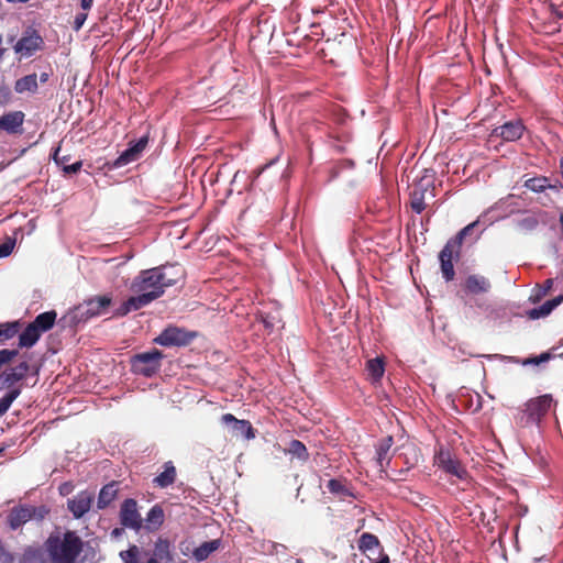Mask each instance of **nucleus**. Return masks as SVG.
Masks as SVG:
<instances>
[{"mask_svg":"<svg viewBox=\"0 0 563 563\" xmlns=\"http://www.w3.org/2000/svg\"><path fill=\"white\" fill-rule=\"evenodd\" d=\"M5 1L11 2V3H16V2L25 3V2H29L30 0H5Z\"/></svg>","mask_w":563,"mask_h":563,"instance_id":"3c124183","label":"nucleus"},{"mask_svg":"<svg viewBox=\"0 0 563 563\" xmlns=\"http://www.w3.org/2000/svg\"><path fill=\"white\" fill-rule=\"evenodd\" d=\"M112 299L110 296H96L86 300L84 303L75 307L64 320H67L70 325H78L85 323L91 318L103 314L110 307Z\"/></svg>","mask_w":563,"mask_h":563,"instance_id":"20e7f679","label":"nucleus"},{"mask_svg":"<svg viewBox=\"0 0 563 563\" xmlns=\"http://www.w3.org/2000/svg\"><path fill=\"white\" fill-rule=\"evenodd\" d=\"M434 463L441 471L459 479H465L467 477V471L462 465L461 460H434Z\"/></svg>","mask_w":563,"mask_h":563,"instance_id":"6ab92c4d","label":"nucleus"},{"mask_svg":"<svg viewBox=\"0 0 563 563\" xmlns=\"http://www.w3.org/2000/svg\"><path fill=\"white\" fill-rule=\"evenodd\" d=\"M158 562L165 561L170 562L173 561V553L170 550V542L167 539L159 538L154 545V558Z\"/></svg>","mask_w":563,"mask_h":563,"instance_id":"bb28decb","label":"nucleus"},{"mask_svg":"<svg viewBox=\"0 0 563 563\" xmlns=\"http://www.w3.org/2000/svg\"><path fill=\"white\" fill-rule=\"evenodd\" d=\"M264 322L266 327H272L271 322H267L266 320H264Z\"/></svg>","mask_w":563,"mask_h":563,"instance_id":"6e6d98bb","label":"nucleus"},{"mask_svg":"<svg viewBox=\"0 0 563 563\" xmlns=\"http://www.w3.org/2000/svg\"><path fill=\"white\" fill-rule=\"evenodd\" d=\"M41 335L42 332L31 322L19 335V347H32L40 340Z\"/></svg>","mask_w":563,"mask_h":563,"instance_id":"b1692460","label":"nucleus"},{"mask_svg":"<svg viewBox=\"0 0 563 563\" xmlns=\"http://www.w3.org/2000/svg\"><path fill=\"white\" fill-rule=\"evenodd\" d=\"M393 443H394V440L391 437L384 438L380 441L379 445L377 446L378 457H383L384 455H386L390 451Z\"/></svg>","mask_w":563,"mask_h":563,"instance_id":"a19ab883","label":"nucleus"},{"mask_svg":"<svg viewBox=\"0 0 563 563\" xmlns=\"http://www.w3.org/2000/svg\"><path fill=\"white\" fill-rule=\"evenodd\" d=\"M165 519V514L161 505H154L150 511L146 515L145 518V528L148 531H156L158 530Z\"/></svg>","mask_w":563,"mask_h":563,"instance_id":"4be33fe9","label":"nucleus"},{"mask_svg":"<svg viewBox=\"0 0 563 563\" xmlns=\"http://www.w3.org/2000/svg\"><path fill=\"white\" fill-rule=\"evenodd\" d=\"M533 192H543L550 186V179L545 176H536L527 179L523 185Z\"/></svg>","mask_w":563,"mask_h":563,"instance_id":"7c9ffc66","label":"nucleus"},{"mask_svg":"<svg viewBox=\"0 0 563 563\" xmlns=\"http://www.w3.org/2000/svg\"><path fill=\"white\" fill-rule=\"evenodd\" d=\"M163 358V352L157 349L137 353L130 360L131 371L136 375L152 377L159 371Z\"/></svg>","mask_w":563,"mask_h":563,"instance_id":"39448f33","label":"nucleus"},{"mask_svg":"<svg viewBox=\"0 0 563 563\" xmlns=\"http://www.w3.org/2000/svg\"><path fill=\"white\" fill-rule=\"evenodd\" d=\"M59 152H60V148L57 147L53 155L54 161L56 162L57 165H62V166L67 165L66 162H68V157L59 156Z\"/></svg>","mask_w":563,"mask_h":563,"instance_id":"c03bdc74","label":"nucleus"},{"mask_svg":"<svg viewBox=\"0 0 563 563\" xmlns=\"http://www.w3.org/2000/svg\"><path fill=\"white\" fill-rule=\"evenodd\" d=\"M556 405L558 402L553 399L551 394L530 398L525 402L523 408L520 409L518 423L521 427H539L542 420L550 412L551 408Z\"/></svg>","mask_w":563,"mask_h":563,"instance_id":"7ed1b4c3","label":"nucleus"},{"mask_svg":"<svg viewBox=\"0 0 563 563\" xmlns=\"http://www.w3.org/2000/svg\"><path fill=\"white\" fill-rule=\"evenodd\" d=\"M15 246V239L7 238V240L0 244V258L9 256Z\"/></svg>","mask_w":563,"mask_h":563,"instance_id":"ea45409f","label":"nucleus"},{"mask_svg":"<svg viewBox=\"0 0 563 563\" xmlns=\"http://www.w3.org/2000/svg\"><path fill=\"white\" fill-rule=\"evenodd\" d=\"M5 553L4 551V547L2 544V542L0 541V558Z\"/></svg>","mask_w":563,"mask_h":563,"instance_id":"864d4df0","label":"nucleus"},{"mask_svg":"<svg viewBox=\"0 0 563 563\" xmlns=\"http://www.w3.org/2000/svg\"><path fill=\"white\" fill-rule=\"evenodd\" d=\"M82 540L75 531L52 533L45 541V550L52 563H76L82 551Z\"/></svg>","mask_w":563,"mask_h":563,"instance_id":"f03ea898","label":"nucleus"},{"mask_svg":"<svg viewBox=\"0 0 563 563\" xmlns=\"http://www.w3.org/2000/svg\"><path fill=\"white\" fill-rule=\"evenodd\" d=\"M147 143V135L142 136L135 143H130L129 147L114 161L113 166L119 168L139 159L142 152L146 148Z\"/></svg>","mask_w":563,"mask_h":563,"instance_id":"f8f14e48","label":"nucleus"},{"mask_svg":"<svg viewBox=\"0 0 563 563\" xmlns=\"http://www.w3.org/2000/svg\"><path fill=\"white\" fill-rule=\"evenodd\" d=\"M296 563H305L301 559H297Z\"/></svg>","mask_w":563,"mask_h":563,"instance_id":"4d7b16f0","label":"nucleus"},{"mask_svg":"<svg viewBox=\"0 0 563 563\" xmlns=\"http://www.w3.org/2000/svg\"><path fill=\"white\" fill-rule=\"evenodd\" d=\"M433 186H423L422 184L417 185L410 192V207L416 213H421L426 209V196L429 192L431 197H434Z\"/></svg>","mask_w":563,"mask_h":563,"instance_id":"dca6fc26","label":"nucleus"},{"mask_svg":"<svg viewBox=\"0 0 563 563\" xmlns=\"http://www.w3.org/2000/svg\"><path fill=\"white\" fill-rule=\"evenodd\" d=\"M20 563H48V561L43 550L29 548L24 551Z\"/></svg>","mask_w":563,"mask_h":563,"instance_id":"2f4dec72","label":"nucleus"},{"mask_svg":"<svg viewBox=\"0 0 563 563\" xmlns=\"http://www.w3.org/2000/svg\"><path fill=\"white\" fill-rule=\"evenodd\" d=\"M19 321L0 323V342L7 341L15 336L20 331Z\"/></svg>","mask_w":563,"mask_h":563,"instance_id":"473e14b6","label":"nucleus"},{"mask_svg":"<svg viewBox=\"0 0 563 563\" xmlns=\"http://www.w3.org/2000/svg\"><path fill=\"white\" fill-rule=\"evenodd\" d=\"M549 189H556L558 188V185L556 184H550V186L548 187Z\"/></svg>","mask_w":563,"mask_h":563,"instance_id":"5fc2aeb1","label":"nucleus"},{"mask_svg":"<svg viewBox=\"0 0 563 563\" xmlns=\"http://www.w3.org/2000/svg\"><path fill=\"white\" fill-rule=\"evenodd\" d=\"M327 488L331 494L336 495L342 500H345L347 497L356 498V495L345 479L332 478L328 482Z\"/></svg>","mask_w":563,"mask_h":563,"instance_id":"aec40b11","label":"nucleus"},{"mask_svg":"<svg viewBox=\"0 0 563 563\" xmlns=\"http://www.w3.org/2000/svg\"><path fill=\"white\" fill-rule=\"evenodd\" d=\"M378 462V465L380 468H384L385 466L386 467H389L390 463L393 462V460L390 459H387V460H377Z\"/></svg>","mask_w":563,"mask_h":563,"instance_id":"de8ad7c7","label":"nucleus"},{"mask_svg":"<svg viewBox=\"0 0 563 563\" xmlns=\"http://www.w3.org/2000/svg\"><path fill=\"white\" fill-rule=\"evenodd\" d=\"M49 74L48 73H42L40 75L41 82H46L48 80Z\"/></svg>","mask_w":563,"mask_h":563,"instance_id":"09e8293b","label":"nucleus"},{"mask_svg":"<svg viewBox=\"0 0 563 563\" xmlns=\"http://www.w3.org/2000/svg\"><path fill=\"white\" fill-rule=\"evenodd\" d=\"M3 451V448H0V453Z\"/></svg>","mask_w":563,"mask_h":563,"instance_id":"13d9d810","label":"nucleus"},{"mask_svg":"<svg viewBox=\"0 0 563 563\" xmlns=\"http://www.w3.org/2000/svg\"><path fill=\"white\" fill-rule=\"evenodd\" d=\"M176 475V467L172 461H168L164 464V471L153 479V483L159 488H166L175 483Z\"/></svg>","mask_w":563,"mask_h":563,"instance_id":"412c9836","label":"nucleus"},{"mask_svg":"<svg viewBox=\"0 0 563 563\" xmlns=\"http://www.w3.org/2000/svg\"><path fill=\"white\" fill-rule=\"evenodd\" d=\"M525 126L521 121H509L496 128L494 132L507 142H514L520 139L523 134Z\"/></svg>","mask_w":563,"mask_h":563,"instance_id":"a211bd4d","label":"nucleus"},{"mask_svg":"<svg viewBox=\"0 0 563 563\" xmlns=\"http://www.w3.org/2000/svg\"><path fill=\"white\" fill-rule=\"evenodd\" d=\"M554 357L551 352L541 353L538 356L528 357L521 362L522 365H540L541 363L548 362Z\"/></svg>","mask_w":563,"mask_h":563,"instance_id":"e433bc0d","label":"nucleus"},{"mask_svg":"<svg viewBox=\"0 0 563 563\" xmlns=\"http://www.w3.org/2000/svg\"><path fill=\"white\" fill-rule=\"evenodd\" d=\"M552 287H553V279H551V278L545 279L543 282L542 286H540L538 294L536 296H531L530 300L532 302L539 301L542 297H544L549 294V291L552 289Z\"/></svg>","mask_w":563,"mask_h":563,"instance_id":"4c0bfd02","label":"nucleus"},{"mask_svg":"<svg viewBox=\"0 0 563 563\" xmlns=\"http://www.w3.org/2000/svg\"><path fill=\"white\" fill-rule=\"evenodd\" d=\"M86 19H87V14L86 13H78L75 16V21H74L75 30H79L82 26V24L85 23Z\"/></svg>","mask_w":563,"mask_h":563,"instance_id":"a18cd8bd","label":"nucleus"},{"mask_svg":"<svg viewBox=\"0 0 563 563\" xmlns=\"http://www.w3.org/2000/svg\"><path fill=\"white\" fill-rule=\"evenodd\" d=\"M461 250H457L453 244L446 242L444 247L439 254L441 273L446 282H451L455 277V271L453 265V258L460 257Z\"/></svg>","mask_w":563,"mask_h":563,"instance_id":"9d476101","label":"nucleus"},{"mask_svg":"<svg viewBox=\"0 0 563 563\" xmlns=\"http://www.w3.org/2000/svg\"><path fill=\"white\" fill-rule=\"evenodd\" d=\"M284 452L295 457H302L306 454L307 449L302 442L298 440H291L284 449Z\"/></svg>","mask_w":563,"mask_h":563,"instance_id":"c9c22d12","label":"nucleus"},{"mask_svg":"<svg viewBox=\"0 0 563 563\" xmlns=\"http://www.w3.org/2000/svg\"><path fill=\"white\" fill-rule=\"evenodd\" d=\"M379 548H380L379 539L371 532H364L358 539L360 551L362 553L366 554L369 560L373 559L369 553H374V551Z\"/></svg>","mask_w":563,"mask_h":563,"instance_id":"5701e85b","label":"nucleus"},{"mask_svg":"<svg viewBox=\"0 0 563 563\" xmlns=\"http://www.w3.org/2000/svg\"><path fill=\"white\" fill-rule=\"evenodd\" d=\"M218 548H219V540L203 542L201 545H199L198 548H196L194 550L192 554H194V558L200 562V561L208 559V556L212 552L218 550Z\"/></svg>","mask_w":563,"mask_h":563,"instance_id":"c85d7f7f","label":"nucleus"},{"mask_svg":"<svg viewBox=\"0 0 563 563\" xmlns=\"http://www.w3.org/2000/svg\"><path fill=\"white\" fill-rule=\"evenodd\" d=\"M44 41L36 31L25 32L14 45V51L24 57L32 56L36 51L42 49Z\"/></svg>","mask_w":563,"mask_h":563,"instance_id":"9b49d317","label":"nucleus"},{"mask_svg":"<svg viewBox=\"0 0 563 563\" xmlns=\"http://www.w3.org/2000/svg\"><path fill=\"white\" fill-rule=\"evenodd\" d=\"M527 317L530 319V320H537V319H540V318H544L547 317L541 308L538 307V308H533V309H530L527 311Z\"/></svg>","mask_w":563,"mask_h":563,"instance_id":"37998d69","label":"nucleus"},{"mask_svg":"<svg viewBox=\"0 0 563 563\" xmlns=\"http://www.w3.org/2000/svg\"><path fill=\"white\" fill-rule=\"evenodd\" d=\"M366 369L374 382H378L385 372L384 361L379 357L371 358L366 362Z\"/></svg>","mask_w":563,"mask_h":563,"instance_id":"c756f323","label":"nucleus"},{"mask_svg":"<svg viewBox=\"0 0 563 563\" xmlns=\"http://www.w3.org/2000/svg\"><path fill=\"white\" fill-rule=\"evenodd\" d=\"M57 313L55 310H49L42 312L35 317L32 321L33 325H35L40 332H46L51 330L56 321Z\"/></svg>","mask_w":563,"mask_h":563,"instance_id":"a878e982","label":"nucleus"},{"mask_svg":"<svg viewBox=\"0 0 563 563\" xmlns=\"http://www.w3.org/2000/svg\"><path fill=\"white\" fill-rule=\"evenodd\" d=\"M492 289L490 280L479 274L468 275L463 283V290L472 296L484 295Z\"/></svg>","mask_w":563,"mask_h":563,"instance_id":"ddd939ff","label":"nucleus"},{"mask_svg":"<svg viewBox=\"0 0 563 563\" xmlns=\"http://www.w3.org/2000/svg\"><path fill=\"white\" fill-rule=\"evenodd\" d=\"M20 387L12 388L0 399V417L3 416L9 410L12 402L20 396Z\"/></svg>","mask_w":563,"mask_h":563,"instance_id":"72a5a7b5","label":"nucleus"},{"mask_svg":"<svg viewBox=\"0 0 563 563\" xmlns=\"http://www.w3.org/2000/svg\"><path fill=\"white\" fill-rule=\"evenodd\" d=\"M385 473H386V476H388V477H390V478H393V479H399V478L397 477V474H395V473H396V471H394V470H393V472H391V473H389L387 470H385Z\"/></svg>","mask_w":563,"mask_h":563,"instance_id":"8fccbe9b","label":"nucleus"},{"mask_svg":"<svg viewBox=\"0 0 563 563\" xmlns=\"http://www.w3.org/2000/svg\"><path fill=\"white\" fill-rule=\"evenodd\" d=\"M120 522L123 527L139 531L142 528V518L137 510V503L133 498L125 499L120 509Z\"/></svg>","mask_w":563,"mask_h":563,"instance_id":"1a4fd4ad","label":"nucleus"},{"mask_svg":"<svg viewBox=\"0 0 563 563\" xmlns=\"http://www.w3.org/2000/svg\"><path fill=\"white\" fill-rule=\"evenodd\" d=\"M221 423L227 428L231 437L251 440L255 438V429L249 420H240L232 413L221 416Z\"/></svg>","mask_w":563,"mask_h":563,"instance_id":"6e6552de","label":"nucleus"},{"mask_svg":"<svg viewBox=\"0 0 563 563\" xmlns=\"http://www.w3.org/2000/svg\"><path fill=\"white\" fill-rule=\"evenodd\" d=\"M81 166H82V162L81 161H77L70 165H64L63 166V170L64 173L66 174H76L78 173L80 169H81Z\"/></svg>","mask_w":563,"mask_h":563,"instance_id":"79ce46f5","label":"nucleus"},{"mask_svg":"<svg viewBox=\"0 0 563 563\" xmlns=\"http://www.w3.org/2000/svg\"><path fill=\"white\" fill-rule=\"evenodd\" d=\"M477 225V222H473L464 227L459 233L450 239L448 242L453 244L457 250H461L464 239L473 232L475 227Z\"/></svg>","mask_w":563,"mask_h":563,"instance_id":"f704fd0d","label":"nucleus"},{"mask_svg":"<svg viewBox=\"0 0 563 563\" xmlns=\"http://www.w3.org/2000/svg\"><path fill=\"white\" fill-rule=\"evenodd\" d=\"M93 497V494L87 490L78 493L73 499H68L69 511L75 518H81L90 510Z\"/></svg>","mask_w":563,"mask_h":563,"instance_id":"4468645a","label":"nucleus"},{"mask_svg":"<svg viewBox=\"0 0 563 563\" xmlns=\"http://www.w3.org/2000/svg\"><path fill=\"white\" fill-rule=\"evenodd\" d=\"M14 89L18 93L35 92L37 90L36 74L26 75L15 81Z\"/></svg>","mask_w":563,"mask_h":563,"instance_id":"cd10ccee","label":"nucleus"},{"mask_svg":"<svg viewBox=\"0 0 563 563\" xmlns=\"http://www.w3.org/2000/svg\"><path fill=\"white\" fill-rule=\"evenodd\" d=\"M30 365L27 362H21L15 367H11L0 374V388H10L15 383L25 378Z\"/></svg>","mask_w":563,"mask_h":563,"instance_id":"2eb2a0df","label":"nucleus"},{"mask_svg":"<svg viewBox=\"0 0 563 563\" xmlns=\"http://www.w3.org/2000/svg\"><path fill=\"white\" fill-rule=\"evenodd\" d=\"M93 0H81L80 5L84 10H89L92 7Z\"/></svg>","mask_w":563,"mask_h":563,"instance_id":"49530a36","label":"nucleus"},{"mask_svg":"<svg viewBox=\"0 0 563 563\" xmlns=\"http://www.w3.org/2000/svg\"><path fill=\"white\" fill-rule=\"evenodd\" d=\"M117 494H118V488H117L115 482L104 485L99 492L98 501H97L98 508L99 509L107 508L112 503V500H114V498L117 497Z\"/></svg>","mask_w":563,"mask_h":563,"instance_id":"393cba45","label":"nucleus"},{"mask_svg":"<svg viewBox=\"0 0 563 563\" xmlns=\"http://www.w3.org/2000/svg\"><path fill=\"white\" fill-rule=\"evenodd\" d=\"M48 515V509L45 506H18L13 507L8 515V523L12 530H16L31 519L35 518L42 520Z\"/></svg>","mask_w":563,"mask_h":563,"instance_id":"423d86ee","label":"nucleus"},{"mask_svg":"<svg viewBox=\"0 0 563 563\" xmlns=\"http://www.w3.org/2000/svg\"><path fill=\"white\" fill-rule=\"evenodd\" d=\"M23 122L24 113L22 111L8 112L0 117V130L10 134L20 133Z\"/></svg>","mask_w":563,"mask_h":563,"instance_id":"f3484780","label":"nucleus"},{"mask_svg":"<svg viewBox=\"0 0 563 563\" xmlns=\"http://www.w3.org/2000/svg\"><path fill=\"white\" fill-rule=\"evenodd\" d=\"M563 302V295H559L550 300H547L543 305H541V308L545 316H549L554 308H556L559 305Z\"/></svg>","mask_w":563,"mask_h":563,"instance_id":"58836bf2","label":"nucleus"},{"mask_svg":"<svg viewBox=\"0 0 563 563\" xmlns=\"http://www.w3.org/2000/svg\"><path fill=\"white\" fill-rule=\"evenodd\" d=\"M559 222H560V225H561V230L563 232V211L560 213Z\"/></svg>","mask_w":563,"mask_h":563,"instance_id":"603ef678","label":"nucleus"},{"mask_svg":"<svg viewBox=\"0 0 563 563\" xmlns=\"http://www.w3.org/2000/svg\"><path fill=\"white\" fill-rule=\"evenodd\" d=\"M175 280L167 278L163 267L142 271L132 282L131 290L136 294L128 298L117 310V316H126L161 297Z\"/></svg>","mask_w":563,"mask_h":563,"instance_id":"f257e3e1","label":"nucleus"},{"mask_svg":"<svg viewBox=\"0 0 563 563\" xmlns=\"http://www.w3.org/2000/svg\"><path fill=\"white\" fill-rule=\"evenodd\" d=\"M195 332H188L177 327H167L154 339V342L162 346H186L195 339Z\"/></svg>","mask_w":563,"mask_h":563,"instance_id":"0eeeda50","label":"nucleus"}]
</instances>
